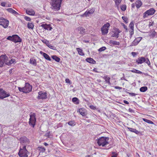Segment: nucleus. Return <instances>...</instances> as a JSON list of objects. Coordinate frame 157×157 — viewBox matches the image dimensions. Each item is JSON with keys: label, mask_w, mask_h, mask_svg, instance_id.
<instances>
[{"label": "nucleus", "mask_w": 157, "mask_h": 157, "mask_svg": "<svg viewBox=\"0 0 157 157\" xmlns=\"http://www.w3.org/2000/svg\"><path fill=\"white\" fill-rule=\"evenodd\" d=\"M62 1L63 0H52L51 9L55 11H57L59 10Z\"/></svg>", "instance_id": "1"}, {"label": "nucleus", "mask_w": 157, "mask_h": 157, "mask_svg": "<svg viewBox=\"0 0 157 157\" xmlns=\"http://www.w3.org/2000/svg\"><path fill=\"white\" fill-rule=\"evenodd\" d=\"M27 146L26 145H24L21 147L18 155L20 157H28V154H29L26 148Z\"/></svg>", "instance_id": "2"}, {"label": "nucleus", "mask_w": 157, "mask_h": 157, "mask_svg": "<svg viewBox=\"0 0 157 157\" xmlns=\"http://www.w3.org/2000/svg\"><path fill=\"white\" fill-rule=\"evenodd\" d=\"M109 140L108 137H101L98 139L97 143L99 146L103 147L109 144Z\"/></svg>", "instance_id": "3"}, {"label": "nucleus", "mask_w": 157, "mask_h": 157, "mask_svg": "<svg viewBox=\"0 0 157 157\" xmlns=\"http://www.w3.org/2000/svg\"><path fill=\"white\" fill-rule=\"evenodd\" d=\"M29 125L34 128L35 125L36 121V114L35 113L31 112L29 114Z\"/></svg>", "instance_id": "4"}, {"label": "nucleus", "mask_w": 157, "mask_h": 157, "mask_svg": "<svg viewBox=\"0 0 157 157\" xmlns=\"http://www.w3.org/2000/svg\"><path fill=\"white\" fill-rule=\"evenodd\" d=\"M32 87L29 83H25V86L24 87L21 88L18 87V89L20 92L25 93H28L30 92L32 90Z\"/></svg>", "instance_id": "5"}, {"label": "nucleus", "mask_w": 157, "mask_h": 157, "mask_svg": "<svg viewBox=\"0 0 157 157\" xmlns=\"http://www.w3.org/2000/svg\"><path fill=\"white\" fill-rule=\"evenodd\" d=\"M110 26L109 24L107 22L102 26L101 28V31L102 35H105L107 34Z\"/></svg>", "instance_id": "6"}, {"label": "nucleus", "mask_w": 157, "mask_h": 157, "mask_svg": "<svg viewBox=\"0 0 157 157\" xmlns=\"http://www.w3.org/2000/svg\"><path fill=\"white\" fill-rule=\"evenodd\" d=\"M19 140L20 143L24 145L23 146L26 145L27 146V148L29 146V145H28V144L29 143L30 141L26 137L24 136L21 137L20 138Z\"/></svg>", "instance_id": "7"}, {"label": "nucleus", "mask_w": 157, "mask_h": 157, "mask_svg": "<svg viewBox=\"0 0 157 157\" xmlns=\"http://www.w3.org/2000/svg\"><path fill=\"white\" fill-rule=\"evenodd\" d=\"M155 11L153 8H151L146 11L143 14V17L145 18L148 17V16L152 15L155 13Z\"/></svg>", "instance_id": "8"}, {"label": "nucleus", "mask_w": 157, "mask_h": 157, "mask_svg": "<svg viewBox=\"0 0 157 157\" xmlns=\"http://www.w3.org/2000/svg\"><path fill=\"white\" fill-rule=\"evenodd\" d=\"M10 94L4 90L2 89H0V98L3 99L6 97H9Z\"/></svg>", "instance_id": "9"}, {"label": "nucleus", "mask_w": 157, "mask_h": 157, "mask_svg": "<svg viewBox=\"0 0 157 157\" xmlns=\"http://www.w3.org/2000/svg\"><path fill=\"white\" fill-rule=\"evenodd\" d=\"M7 57L6 55H2L0 56V67L3 66L4 64L6 62Z\"/></svg>", "instance_id": "10"}, {"label": "nucleus", "mask_w": 157, "mask_h": 157, "mask_svg": "<svg viewBox=\"0 0 157 157\" xmlns=\"http://www.w3.org/2000/svg\"><path fill=\"white\" fill-rule=\"evenodd\" d=\"M121 32V31L119 30V29L116 28L114 29V30L113 31V33L112 35L111 36L118 38L119 36V33Z\"/></svg>", "instance_id": "11"}, {"label": "nucleus", "mask_w": 157, "mask_h": 157, "mask_svg": "<svg viewBox=\"0 0 157 157\" xmlns=\"http://www.w3.org/2000/svg\"><path fill=\"white\" fill-rule=\"evenodd\" d=\"M9 21L8 20L4 18H1L0 21V25H2L4 28H6L8 26Z\"/></svg>", "instance_id": "12"}, {"label": "nucleus", "mask_w": 157, "mask_h": 157, "mask_svg": "<svg viewBox=\"0 0 157 157\" xmlns=\"http://www.w3.org/2000/svg\"><path fill=\"white\" fill-rule=\"evenodd\" d=\"M47 93L43 91H40L38 92V95L37 98L38 99H45L47 98Z\"/></svg>", "instance_id": "13"}, {"label": "nucleus", "mask_w": 157, "mask_h": 157, "mask_svg": "<svg viewBox=\"0 0 157 157\" xmlns=\"http://www.w3.org/2000/svg\"><path fill=\"white\" fill-rule=\"evenodd\" d=\"M95 9L94 8H92L90 10H87L85 12V17H87L89 16L90 14H93L94 12Z\"/></svg>", "instance_id": "14"}, {"label": "nucleus", "mask_w": 157, "mask_h": 157, "mask_svg": "<svg viewBox=\"0 0 157 157\" xmlns=\"http://www.w3.org/2000/svg\"><path fill=\"white\" fill-rule=\"evenodd\" d=\"M43 28L45 30H51L52 29V27L50 24H42L40 26Z\"/></svg>", "instance_id": "15"}, {"label": "nucleus", "mask_w": 157, "mask_h": 157, "mask_svg": "<svg viewBox=\"0 0 157 157\" xmlns=\"http://www.w3.org/2000/svg\"><path fill=\"white\" fill-rule=\"evenodd\" d=\"M142 39V37H138L136 38L132 42L130 46H133L136 45Z\"/></svg>", "instance_id": "16"}, {"label": "nucleus", "mask_w": 157, "mask_h": 157, "mask_svg": "<svg viewBox=\"0 0 157 157\" xmlns=\"http://www.w3.org/2000/svg\"><path fill=\"white\" fill-rule=\"evenodd\" d=\"M13 42L15 43L20 42L21 41V39L17 35H13Z\"/></svg>", "instance_id": "17"}, {"label": "nucleus", "mask_w": 157, "mask_h": 157, "mask_svg": "<svg viewBox=\"0 0 157 157\" xmlns=\"http://www.w3.org/2000/svg\"><path fill=\"white\" fill-rule=\"evenodd\" d=\"M145 59V58L144 57H140L137 59H136V62L138 64H141L145 61H144Z\"/></svg>", "instance_id": "18"}, {"label": "nucleus", "mask_w": 157, "mask_h": 157, "mask_svg": "<svg viewBox=\"0 0 157 157\" xmlns=\"http://www.w3.org/2000/svg\"><path fill=\"white\" fill-rule=\"evenodd\" d=\"M79 112L82 116H86L87 114L86 110L84 108H80L79 109Z\"/></svg>", "instance_id": "19"}, {"label": "nucleus", "mask_w": 157, "mask_h": 157, "mask_svg": "<svg viewBox=\"0 0 157 157\" xmlns=\"http://www.w3.org/2000/svg\"><path fill=\"white\" fill-rule=\"evenodd\" d=\"M40 54L42 55H43L44 57L46 59L49 61L51 60V59L50 57H49V56L46 53H45L43 52H42L41 51H40Z\"/></svg>", "instance_id": "20"}, {"label": "nucleus", "mask_w": 157, "mask_h": 157, "mask_svg": "<svg viewBox=\"0 0 157 157\" xmlns=\"http://www.w3.org/2000/svg\"><path fill=\"white\" fill-rule=\"evenodd\" d=\"M76 30L78 31L80 34H82L85 33V29L82 27H78L76 29Z\"/></svg>", "instance_id": "21"}, {"label": "nucleus", "mask_w": 157, "mask_h": 157, "mask_svg": "<svg viewBox=\"0 0 157 157\" xmlns=\"http://www.w3.org/2000/svg\"><path fill=\"white\" fill-rule=\"evenodd\" d=\"M6 10L9 13L14 15H17L18 13L12 8H8Z\"/></svg>", "instance_id": "22"}, {"label": "nucleus", "mask_w": 157, "mask_h": 157, "mask_svg": "<svg viewBox=\"0 0 157 157\" xmlns=\"http://www.w3.org/2000/svg\"><path fill=\"white\" fill-rule=\"evenodd\" d=\"M26 12L28 14L30 15L34 16L35 14V11L32 9H27L26 10Z\"/></svg>", "instance_id": "23"}, {"label": "nucleus", "mask_w": 157, "mask_h": 157, "mask_svg": "<svg viewBox=\"0 0 157 157\" xmlns=\"http://www.w3.org/2000/svg\"><path fill=\"white\" fill-rule=\"evenodd\" d=\"M103 78L105 80L106 82L108 83L110 85L111 84L110 82V78L108 76V75H105L103 77Z\"/></svg>", "instance_id": "24"}, {"label": "nucleus", "mask_w": 157, "mask_h": 157, "mask_svg": "<svg viewBox=\"0 0 157 157\" xmlns=\"http://www.w3.org/2000/svg\"><path fill=\"white\" fill-rule=\"evenodd\" d=\"M86 61L90 63L94 64L96 63L95 61L92 58H88L86 59Z\"/></svg>", "instance_id": "25"}, {"label": "nucleus", "mask_w": 157, "mask_h": 157, "mask_svg": "<svg viewBox=\"0 0 157 157\" xmlns=\"http://www.w3.org/2000/svg\"><path fill=\"white\" fill-rule=\"evenodd\" d=\"M15 60L14 59H11L8 62H7L6 61V64L9 65L10 66V65L12 64L15 63Z\"/></svg>", "instance_id": "26"}, {"label": "nucleus", "mask_w": 157, "mask_h": 157, "mask_svg": "<svg viewBox=\"0 0 157 157\" xmlns=\"http://www.w3.org/2000/svg\"><path fill=\"white\" fill-rule=\"evenodd\" d=\"M109 43L111 44L114 45H119L120 44V43L119 42L115 40H110L109 41Z\"/></svg>", "instance_id": "27"}, {"label": "nucleus", "mask_w": 157, "mask_h": 157, "mask_svg": "<svg viewBox=\"0 0 157 157\" xmlns=\"http://www.w3.org/2000/svg\"><path fill=\"white\" fill-rule=\"evenodd\" d=\"M30 63L34 66L36 65V60L33 59L31 58L30 60Z\"/></svg>", "instance_id": "28"}, {"label": "nucleus", "mask_w": 157, "mask_h": 157, "mask_svg": "<svg viewBox=\"0 0 157 157\" xmlns=\"http://www.w3.org/2000/svg\"><path fill=\"white\" fill-rule=\"evenodd\" d=\"M72 101L76 104H78L79 103V100L78 98L76 97L72 98Z\"/></svg>", "instance_id": "29"}, {"label": "nucleus", "mask_w": 157, "mask_h": 157, "mask_svg": "<svg viewBox=\"0 0 157 157\" xmlns=\"http://www.w3.org/2000/svg\"><path fill=\"white\" fill-rule=\"evenodd\" d=\"M142 5V2L140 1H136V6L137 8H140Z\"/></svg>", "instance_id": "30"}, {"label": "nucleus", "mask_w": 157, "mask_h": 157, "mask_svg": "<svg viewBox=\"0 0 157 157\" xmlns=\"http://www.w3.org/2000/svg\"><path fill=\"white\" fill-rule=\"evenodd\" d=\"M76 50L78 52V53L81 56H84V55L82 49L79 48H76Z\"/></svg>", "instance_id": "31"}, {"label": "nucleus", "mask_w": 157, "mask_h": 157, "mask_svg": "<svg viewBox=\"0 0 157 157\" xmlns=\"http://www.w3.org/2000/svg\"><path fill=\"white\" fill-rule=\"evenodd\" d=\"M132 72L138 74H142L143 73L141 71H139L137 70H136L135 69H133V70H131L130 71Z\"/></svg>", "instance_id": "32"}, {"label": "nucleus", "mask_w": 157, "mask_h": 157, "mask_svg": "<svg viewBox=\"0 0 157 157\" xmlns=\"http://www.w3.org/2000/svg\"><path fill=\"white\" fill-rule=\"evenodd\" d=\"M52 58L56 61L57 62H59L60 61V59L58 57H57L56 56H53L52 57Z\"/></svg>", "instance_id": "33"}, {"label": "nucleus", "mask_w": 157, "mask_h": 157, "mask_svg": "<svg viewBox=\"0 0 157 157\" xmlns=\"http://www.w3.org/2000/svg\"><path fill=\"white\" fill-rule=\"evenodd\" d=\"M147 90V86H143L141 87L140 89V91L142 92H144Z\"/></svg>", "instance_id": "34"}, {"label": "nucleus", "mask_w": 157, "mask_h": 157, "mask_svg": "<svg viewBox=\"0 0 157 157\" xmlns=\"http://www.w3.org/2000/svg\"><path fill=\"white\" fill-rule=\"evenodd\" d=\"M27 27L29 29H33L34 27L33 24L32 23H28V24Z\"/></svg>", "instance_id": "35"}, {"label": "nucleus", "mask_w": 157, "mask_h": 157, "mask_svg": "<svg viewBox=\"0 0 157 157\" xmlns=\"http://www.w3.org/2000/svg\"><path fill=\"white\" fill-rule=\"evenodd\" d=\"M142 120H143L144 121H145L148 123H149V124H154L153 122L152 121H151L150 120H147V119H146L145 118H143Z\"/></svg>", "instance_id": "36"}, {"label": "nucleus", "mask_w": 157, "mask_h": 157, "mask_svg": "<svg viewBox=\"0 0 157 157\" xmlns=\"http://www.w3.org/2000/svg\"><path fill=\"white\" fill-rule=\"evenodd\" d=\"M68 124L71 126H74L75 125V123L74 121H70L68 122Z\"/></svg>", "instance_id": "37"}, {"label": "nucleus", "mask_w": 157, "mask_h": 157, "mask_svg": "<svg viewBox=\"0 0 157 157\" xmlns=\"http://www.w3.org/2000/svg\"><path fill=\"white\" fill-rule=\"evenodd\" d=\"M37 149L40 151V152H44L45 151V148L44 147H38Z\"/></svg>", "instance_id": "38"}, {"label": "nucleus", "mask_w": 157, "mask_h": 157, "mask_svg": "<svg viewBox=\"0 0 157 157\" xmlns=\"http://www.w3.org/2000/svg\"><path fill=\"white\" fill-rule=\"evenodd\" d=\"M47 46L51 49H52L54 50H56V48L55 47L53 46L50 44V43L47 45Z\"/></svg>", "instance_id": "39"}, {"label": "nucleus", "mask_w": 157, "mask_h": 157, "mask_svg": "<svg viewBox=\"0 0 157 157\" xmlns=\"http://www.w3.org/2000/svg\"><path fill=\"white\" fill-rule=\"evenodd\" d=\"M144 61H145L144 62H145L147 64L148 66H150V62L148 58H145Z\"/></svg>", "instance_id": "40"}, {"label": "nucleus", "mask_w": 157, "mask_h": 157, "mask_svg": "<svg viewBox=\"0 0 157 157\" xmlns=\"http://www.w3.org/2000/svg\"><path fill=\"white\" fill-rule=\"evenodd\" d=\"M156 33L155 31H153L152 32H151L150 34V36L151 37H153L155 36L156 35Z\"/></svg>", "instance_id": "41"}, {"label": "nucleus", "mask_w": 157, "mask_h": 157, "mask_svg": "<svg viewBox=\"0 0 157 157\" xmlns=\"http://www.w3.org/2000/svg\"><path fill=\"white\" fill-rule=\"evenodd\" d=\"M13 35L12 36H9L6 39L11 40L13 41Z\"/></svg>", "instance_id": "42"}, {"label": "nucleus", "mask_w": 157, "mask_h": 157, "mask_svg": "<svg viewBox=\"0 0 157 157\" xmlns=\"http://www.w3.org/2000/svg\"><path fill=\"white\" fill-rule=\"evenodd\" d=\"M134 23L133 22H131L129 25V27L131 30H133Z\"/></svg>", "instance_id": "43"}, {"label": "nucleus", "mask_w": 157, "mask_h": 157, "mask_svg": "<svg viewBox=\"0 0 157 157\" xmlns=\"http://www.w3.org/2000/svg\"><path fill=\"white\" fill-rule=\"evenodd\" d=\"M122 18L126 23H128V18L126 17L125 16H123L122 17Z\"/></svg>", "instance_id": "44"}, {"label": "nucleus", "mask_w": 157, "mask_h": 157, "mask_svg": "<svg viewBox=\"0 0 157 157\" xmlns=\"http://www.w3.org/2000/svg\"><path fill=\"white\" fill-rule=\"evenodd\" d=\"M42 42L44 43V44H45L47 46L48 44L49 43V41L46 40H45V39H44V40H42Z\"/></svg>", "instance_id": "45"}, {"label": "nucleus", "mask_w": 157, "mask_h": 157, "mask_svg": "<svg viewBox=\"0 0 157 157\" xmlns=\"http://www.w3.org/2000/svg\"><path fill=\"white\" fill-rule=\"evenodd\" d=\"M126 92L130 96H135L137 94H135L133 93H130L129 92H127L126 91Z\"/></svg>", "instance_id": "46"}, {"label": "nucleus", "mask_w": 157, "mask_h": 157, "mask_svg": "<svg viewBox=\"0 0 157 157\" xmlns=\"http://www.w3.org/2000/svg\"><path fill=\"white\" fill-rule=\"evenodd\" d=\"M126 9V6L125 5H122L121 6V9L122 11H125Z\"/></svg>", "instance_id": "47"}, {"label": "nucleus", "mask_w": 157, "mask_h": 157, "mask_svg": "<svg viewBox=\"0 0 157 157\" xmlns=\"http://www.w3.org/2000/svg\"><path fill=\"white\" fill-rule=\"evenodd\" d=\"M117 154L115 152H112L111 157H117Z\"/></svg>", "instance_id": "48"}, {"label": "nucleus", "mask_w": 157, "mask_h": 157, "mask_svg": "<svg viewBox=\"0 0 157 157\" xmlns=\"http://www.w3.org/2000/svg\"><path fill=\"white\" fill-rule=\"evenodd\" d=\"M106 49V48L105 47H103L100 48L99 49L98 51L99 52H102V51H103L105 50Z\"/></svg>", "instance_id": "49"}, {"label": "nucleus", "mask_w": 157, "mask_h": 157, "mask_svg": "<svg viewBox=\"0 0 157 157\" xmlns=\"http://www.w3.org/2000/svg\"><path fill=\"white\" fill-rule=\"evenodd\" d=\"M130 32V38H131L133 34L134 33V30H130L129 31Z\"/></svg>", "instance_id": "50"}, {"label": "nucleus", "mask_w": 157, "mask_h": 157, "mask_svg": "<svg viewBox=\"0 0 157 157\" xmlns=\"http://www.w3.org/2000/svg\"><path fill=\"white\" fill-rule=\"evenodd\" d=\"M116 4L118 5L119 3H121V0H113Z\"/></svg>", "instance_id": "51"}, {"label": "nucleus", "mask_w": 157, "mask_h": 157, "mask_svg": "<svg viewBox=\"0 0 157 157\" xmlns=\"http://www.w3.org/2000/svg\"><path fill=\"white\" fill-rule=\"evenodd\" d=\"M50 132L49 131L47 132L45 135V136L49 138L50 136Z\"/></svg>", "instance_id": "52"}, {"label": "nucleus", "mask_w": 157, "mask_h": 157, "mask_svg": "<svg viewBox=\"0 0 157 157\" xmlns=\"http://www.w3.org/2000/svg\"><path fill=\"white\" fill-rule=\"evenodd\" d=\"M128 129L129 131H130L131 132H133L135 128H131L128 127Z\"/></svg>", "instance_id": "53"}, {"label": "nucleus", "mask_w": 157, "mask_h": 157, "mask_svg": "<svg viewBox=\"0 0 157 157\" xmlns=\"http://www.w3.org/2000/svg\"><path fill=\"white\" fill-rule=\"evenodd\" d=\"M25 19L27 21H30L31 20V18L25 16Z\"/></svg>", "instance_id": "54"}, {"label": "nucleus", "mask_w": 157, "mask_h": 157, "mask_svg": "<svg viewBox=\"0 0 157 157\" xmlns=\"http://www.w3.org/2000/svg\"><path fill=\"white\" fill-rule=\"evenodd\" d=\"M133 132H134L136 134H138L140 133V132L135 128Z\"/></svg>", "instance_id": "55"}, {"label": "nucleus", "mask_w": 157, "mask_h": 157, "mask_svg": "<svg viewBox=\"0 0 157 157\" xmlns=\"http://www.w3.org/2000/svg\"><path fill=\"white\" fill-rule=\"evenodd\" d=\"M6 2H2L1 3V5L2 6L5 7L6 6Z\"/></svg>", "instance_id": "56"}, {"label": "nucleus", "mask_w": 157, "mask_h": 157, "mask_svg": "<svg viewBox=\"0 0 157 157\" xmlns=\"http://www.w3.org/2000/svg\"><path fill=\"white\" fill-rule=\"evenodd\" d=\"M66 82L67 83H69L70 84H71V82L70 80L68 78H67L65 80Z\"/></svg>", "instance_id": "57"}, {"label": "nucleus", "mask_w": 157, "mask_h": 157, "mask_svg": "<svg viewBox=\"0 0 157 157\" xmlns=\"http://www.w3.org/2000/svg\"><path fill=\"white\" fill-rule=\"evenodd\" d=\"M128 111L130 112H131V113H134V110L131 109V108H129V109H128Z\"/></svg>", "instance_id": "58"}, {"label": "nucleus", "mask_w": 157, "mask_h": 157, "mask_svg": "<svg viewBox=\"0 0 157 157\" xmlns=\"http://www.w3.org/2000/svg\"><path fill=\"white\" fill-rule=\"evenodd\" d=\"M132 56H135L136 55V53L135 52H132Z\"/></svg>", "instance_id": "59"}, {"label": "nucleus", "mask_w": 157, "mask_h": 157, "mask_svg": "<svg viewBox=\"0 0 157 157\" xmlns=\"http://www.w3.org/2000/svg\"><path fill=\"white\" fill-rule=\"evenodd\" d=\"M154 24V23L153 21H152V22H150L149 23V25L150 26H153Z\"/></svg>", "instance_id": "60"}, {"label": "nucleus", "mask_w": 157, "mask_h": 157, "mask_svg": "<svg viewBox=\"0 0 157 157\" xmlns=\"http://www.w3.org/2000/svg\"><path fill=\"white\" fill-rule=\"evenodd\" d=\"M115 87L116 89H119V90H120L122 89L121 87H119V86H115Z\"/></svg>", "instance_id": "61"}, {"label": "nucleus", "mask_w": 157, "mask_h": 157, "mask_svg": "<svg viewBox=\"0 0 157 157\" xmlns=\"http://www.w3.org/2000/svg\"><path fill=\"white\" fill-rule=\"evenodd\" d=\"M124 103L125 104H129V102L127 101L124 100L123 101Z\"/></svg>", "instance_id": "62"}, {"label": "nucleus", "mask_w": 157, "mask_h": 157, "mask_svg": "<svg viewBox=\"0 0 157 157\" xmlns=\"http://www.w3.org/2000/svg\"><path fill=\"white\" fill-rule=\"evenodd\" d=\"M90 107L91 109H95V107L93 105H90Z\"/></svg>", "instance_id": "63"}, {"label": "nucleus", "mask_w": 157, "mask_h": 157, "mask_svg": "<svg viewBox=\"0 0 157 157\" xmlns=\"http://www.w3.org/2000/svg\"><path fill=\"white\" fill-rule=\"evenodd\" d=\"M11 4L9 3L6 6V7H11Z\"/></svg>", "instance_id": "64"}]
</instances>
